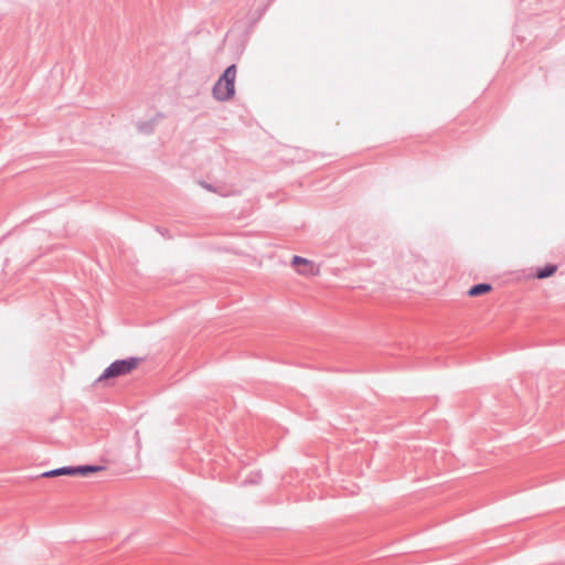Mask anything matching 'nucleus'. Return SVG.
I'll use <instances>...</instances> for the list:
<instances>
[{
  "mask_svg": "<svg viewBox=\"0 0 565 565\" xmlns=\"http://www.w3.org/2000/svg\"><path fill=\"white\" fill-rule=\"evenodd\" d=\"M140 361L141 359L136 356L116 360L104 370L103 374L98 377V381L129 374L139 365Z\"/></svg>",
  "mask_w": 565,
  "mask_h": 565,
  "instance_id": "nucleus-2",
  "label": "nucleus"
},
{
  "mask_svg": "<svg viewBox=\"0 0 565 565\" xmlns=\"http://www.w3.org/2000/svg\"><path fill=\"white\" fill-rule=\"evenodd\" d=\"M491 290H492V286L490 284L480 282V284H476L470 287V289L468 290V296L479 297L481 295L488 294Z\"/></svg>",
  "mask_w": 565,
  "mask_h": 565,
  "instance_id": "nucleus-5",
  "label": "nucleus"
},
{
  "mask_svg": "<svg viewBox=\"0 0 565 565\" xmlns=\"http://www.w3.org/2000/svg\"><path fill=\"white\" fill-rule=\"evenodd\" d=\"M291 264H292L294 266L303 265L305 267H309V269H307V268H306V269H298V271H299L300 274H303V275H308V274H309V273H311V271H312V269H313V263H311V262H310V260H308L307 258H303V257L298 256V255H295V256L292 257V262H291Z\"/></svg>",
  "mask_w": 565,
  "mask_h": 565,
  "instance_id": "nucleus-6",
  "label": "nucleus"
},
{
  "mask_svg": "<svg viewBox=\"0 0 565 565\" xmlns=\"http://www.w3.org/2000/svg\"><path fill=\"white\" fill-rule=\"evenodd\" d=\"M157 231L164 237L171 238V235L169 234L168 230H161L160 227H157Z\"/></svg>",
  "mask_w": 565,
  "mask_h": 565,
  "instance_id": "nucleus-11",
  "label": "nucleus"
},
{
  "mask_svg": "<svg viewBox=\"0 0 565 565\" xmlns=\"http://www.w3.org/2000/svg\"><path fill=\"white\" fill-rule=\"evenodd\" d=\"M262 475L260 472H252L244 481L243 484H253L257 483L260 479Z\"/></svg>",
  "mask_w": 565,
  "mask_h": 565,
  "instance_id": "nucleus-9",
  "label": "nucleus"
},
{
  "mask_svg": "<svg viewBox=\"0 0 565 565\" xmlns=\"http://www.w3.org/2000/svg\"><path fill=\"white\" fill-rule=\"evenodd\" d=\"M557 270V266L554 264H546L545 266L537 268L535 277L539 279H545L553 276Z\"/></svg>",
  "mask_w": 565,
  "mask_h": 565,
  "instance_id": "nucleus-7",
  "label": "nucleus"
},
{
  "mask_svg": "<svg viewBox=\"0 0 565 565\" xmlns=\"http://www.w3.org/2000/svg\"><path fill=\"white\" fill-rule=\"evenodd\" d=\"M156 127V118H151L146 121H138L137 122V129L145 134V135H151Z\"/></svg>",
  "mask_w": 565,
  "mask_h": 565,
  "instance_id": "nucleus-8",
  "label": "nucleus"
},
{
  "mask_svg": "<svg viewBox=\"0 0 565 565\" xmlns=\"http://www.w3.org/2000/svg\"><path fill=\"white\" fill-rule=\"evenodd\" d=\"M200 184H201L205 190H207V191H210V192L218 193V191L216 190V188H215L213 184H211V183H207V182H205V181H201V182H200Z\"/></svg>",
  "mask_w": 565,
  "mask_h": 565,
  "instance_id": "nucleus-10",
  "label": "nucleus"
},
{
  "mask_svg": "<svg viewBox=\"0 0 565 565\" xmlns=\"http://www.w3.org/2000/svg\"><path fill=\"white\" fill-rule=\"evenodd\" d=\"M236 65H228L213 86V97L218 102L230 100L235 94Z\"/></svg>",
  "mask_w": 565,
  "mask_h": 565,
  "instance_id": "nucleus-1",
  "label": "nucleus"
},
{
  "mask_svg": "<svg viewBox=\"0 0 565 565\" xmlns=\"http://www.w3.org/2000/svg\"><path fill=\"white\" fill-rule=\"evenodd\" d=\"M153 118H156V122H157L158 119L163 118V114L158 113Z\"/></svg>",
  "mask_w": 565,
  "mask_h": 565,
  "instance_id": "nucleus-12",
  "label": "nucleus"
},
{
  "mask_svg": "<svg viewBox=\"0 0 565 565\" xmlns=\"http://www.w3.org/2000/svg\"><path fill=\"white\" fill-rule=\"evenodd\" d=\"M58 476H74L73 466L60 467V468H56L53 470L45 471L41 475V477H44V478H52V477H58Z\"/></svg>",
  "mask_w": 565,
  "mask_h": 565,
  "instance_id": "nucleus-4",
  "label": "nucleus"
},
{
  "mask_svg": "<svg viewBox=\"0 0 565 565\" xmlns=\"http://www.w3.org/2000/svg\"><path fill=\"white\" fill-rule=\"evenodd\" d=\"M74 469V476H89L95 472H99L105 470L104 466L100 465H81V466H73Z\"/></svg>",
  "mask_w": 565,
  "mask_h": 565,
  "instance_id": "nucleus-3",
  "label": "nucleus"
}]
</instances>
